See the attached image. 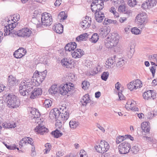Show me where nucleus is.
Segmentation results:
<instances>
[{"mask_svg": "<svg viewBox=\"0 0 157 157\" xmlns=\"http://www.w3.org/2000/svg\"><path fill=\"white\" fill-rule=\"evenodd\" d=\"M119 36L117 33H113L107 37L105 41V46L108 48L116 46L119 42Z\"/></svg>", "mask_w": 157, "mask_h": 157, "instance_id": "obj_1", "label": "nucleus"}, {"mask_svg": "<svg viewBox=\"0 0 157 157\" xmlns=\"http://www.w3.org/2000/svg\"><path fill=\"white\" fill-rule=\"evenodd\" d=\"M6 101L7 106L11 108H16L18 107L20 104L19 99L13 94H8L6 97Z\"/></svg>", "mask_w": 157, "mask_h": 157, "instance_id": "obj_2", "label": "nucleus"}, {"mask_svg": "<svg viewBox=\"0 0 157 157\" xmlns=\"http://www.w3.org/2000/svg\"><path fill=\"white\" fill-rule=\"evenodd\" d=\"M95 147L98 152L104 153L109 150L110 146L107 142L104 140H101L100 144L95 146Z\"/></svg>", "mask_w": 157, "mask_h": 157, "instance_id": "obj_3", "label": "nucleus"}, {"mask_svg": "<svg viewBox=\"0 0 157 157\" xmlns=\"http://www.w3.org/2000/svg\"><path fill=\"white\" fill-rule=\"evenodd\" d=\"M90 6L92 12L101 11L104 7L103 1L102 0L93 1Z\"/></svg>", "mask_w": 157, "mask_h": 157, "instance_id": "obj_4", "label": "nucleus"}, {"mask_svg": "<svg viewBox=\"0 0 157 157\" xmlns=\"http://www.w3.org/2000/svg\"><path fill=\"white\" fill-rule=\"evenodd\" d=\"M32 33L31 30L27 28H23L17 31H13V33L15 35L26 38L29 37Z\"/></svg>", "mask_w": 157, "mask_h": 157, "instance_id": "obj_5", "label": "nucleus"}, {"mask_svg": "<svg viewBox=\"0 0 157 157\" xmlns=\"http://www.w3.org/2000/svg\"><path fill=\"white\" fill-rule=\"evenodd\" d=\"M41 20L42 25L45 26H49L52 23L51 15L47 13H44L41 15Z\"/></svg>", "mask_w": 157, "mask_h": 157, "instance_id": "obj_6", "label": "nucleus"}, {"mask_svg": "<svg viewBox=\"0 0 157 157\" xmlns=\"http://www.w3.org/2000/svg\"><path fill=\"white\" fill-rule=\"evenodd\" d=\"M131 147L129 143L125 141L119 145L118 149L121 154H126L129 151Z\"/></svg>", "mask_w": 157, "mask_h": 157, "instance_id": "obj_7", "label": "nucleus"}, {"mask_svg": "<svg viewBox=\"0 0 157 157\" xmlns=\"http://www.w3.org/2000/svg\"><path fill=\"white\" fill-rule=\"evenodd\" d=\"M143 96L145 100H153L155 98L156 94L153 90H148L144 93Z\"/></svg>", "mask_w": 157, "mask_h": 157, "instance_id": "obj_8", "label": "nucleus"}, {"mask_svg": "<svg viewBox=\"0 0 157 157\" xmlns=\"http://www.w3.org/2000/svg\"><path fill=\"white\" fill-rule=\"evenodd\" d=\"M61 112L57 108H54L50 112L49 117L51 119L59 118L60 119Z\"/></svg>", "mask_w": 157, "mask_h": 157, "instance_id": "obj_9", "label": "nucleus"}, {"mask_svg": "<svg viewBox=\"0 0 157 157\" xmlns=\"http://www.w3.org/2000/svg\"><path fill=\"white\" fill-rule=\"evenodd\" d=\"M26 53V51L23 48H20L16 50L13 54L14 57L17 58H20L25 56Z\"/></svg>", "mask_w": 157, "mask_h": 157, "instance_id": "obj_10", "label": "nucleus"}, {"mask_svg": "<svg viewBox=\"0 0 157 157\" xmlns=\"http://www.w3.org/2000/svg\"><path fill=\"white\" fill-rule=\"evenodd\" d=\"M34 130L35 132L41 135L45 134L48 131V129L43 125L42 124L40 123L39 124L38 126L35 128Z\"/></svg>", "mask_w": 157, "mask_h": 157, "instance_id": "obj_11", "label": "nucleus"}, {"mask_svg": "<svg viewBox=\"0 0 157 157\" xmlns=\"http://www.w3.org/2000/svg\"><path fill=\"white\" fill-rule=\"evenodd\" d=\"M71 93L68 89L67 84L61 85L59 86V94H60L64 95L67 94H71Z\"/></svg>", "mask_w": 157, "mask_h": 157, "instance_id": "obj_12", "label": "nucleus"}, {"mask_svg": "<svg viewBox=\"0 0 157 157\" xmlns=\"http://www.w3.org/2000/svg\"><path fill=\"white\" fill-rule=\"evenodd\" d=\"M147 16L145 13H140L138 14L136 17L135 20L137 21V23H144L147 22Z\"/></svg>", "mask_w": 157, "mask_h": 157, "instance_id": "obj_13", "label": "nucleus"}, {"mask_svg": "<svg viewBox=\"0 0 157 157\" xmlns=\"http://www.w3.org/2000/svg\"><path fill=\"white\" fill-rule=\"evenodd\" d=\"M8 25H6L4 26V35L5 36H7V35H10L11 36H12V35H13V36H14L13 35L14 34L13 33V31H14V30H13V27L11 23V24H8Z\"/></svg>", "mask_w": 157, "mask_h": 157, "instance_id": "obj_14", "label": "nucleus"}, {"mask_svg": "<svg viewBox=\"0 0 157 157\" xmlns=\"http://www.w3.org/2000/svg\"><path fill=\"white\" fill-rule=\"evenodd\" d=\"M84 52L80 49H77L71 52L72 57L76 59L81 58L84 54Z\"/></svg>", "mask_w": 157, "mask_h": 157, "instance_id": "obj_15", "label": "nucleus"}, {"mask_svg": "<svg viewBox=\"0 0 157 157\" xmlns=\"http://www.w3.org/2000/svg\"><path fill=\"white\" fill-rule=\"evenodd\" d=\"M25 80L21 82L19 86V90H27L28 88L30 87V84H29V79H25Z\"/></svg>", "mask_w": 157, "mask_h": 157, "instance_id": "obj_16", "label": "nucleus"}, {"mask_svg": "<svg viewBox=\"0 0 157 157\" xmlns=\"http://www.w3.org/2000/svg\"><path fill=\"white\" fill-rule=\"evenodd\" d=\"M19 80H17L15 77L12 75L9 76L8 77V85L10 86H13L18 84Z\"/></svg>", "mask_w": 157, "mask_h": 157, "instance_id": "obj_17", "label": "nucleus"}, {"mask_svg": "<svg viewBox=\"0 0 157 157\" xmlns=\"http://www.w3.org/2000/svg\"><path fill=\"white\" fill-rule=\"evenodd\" d=\"M91 18L88 17L86 18L84 20H83L80 23V25L84 29L89 28L90 26L91 23Z\"/></svg>", "mask_w": 157, "mask_h": 157, "instance_id": "obj_18", "label": "nucleus"}, {"mask_svg": "<svg viewBox=\"0 0 157 157\" xmlns=\"http://www.w3.org/2000/svg\"><path fill=\"white\" fill-rule=\"evenodd\" d=\"M42 93V90L40 88H36L32 90L31 93L30 98L32 99H34L38 96L41 94Z\"/></svg>", "mask_w": 157, "mask_h": 157, "instance_id": "obj_19", "label": "nucleus"}, {"mask_svg": "<svg viewBox=\"0 0 157 157\" xmlns=\"http://www.w3.org/2000/svg\"><path fill=\"white\" fill-rule=\"evenodd\" d=\"M148 122H143L141 124V128L142 131L146 134L149 133L150 126Z\"/></svg>", "mask_w": 157, "mask_h": 157, "instance_id": "obj_20", "label": "nucleus"}, {"mask_svg": "<svg viewBox=\"0 0 157 157\" xmlns=\"http://www.w3.org/2000/svg\"><path fill=\"white\" fill-rule=\"evenodd\" d=\"M60 119L62 121H65L67 120L69 117V113L68 110H66V108L64 109H63L62 112L61 113Z\"/></svg>", "mask_w": 157, "mask_h": 157, "instance_id": "obj_21", "label": "nucleus"}, {"mask_svg": "<svg viewBox=\"0 0 157 157\" xmlns=\"http://www.w3.org/2000/svg\"><path fill=\"white\" fill-rule=\"evenodd\" d=\"M77 44L75 42H71L67 44L65 47V49L66 51H73L76 48Z\"/></svg>", "mask_w": 157, "mask_h": 157, "instance_id": "obj_22", "label": "nucleus"}, {"mask_svg": "<svg viewBox=\"0 0 157 157\" xmlns=\"http://www.w3.org/2000/svg\"><path fill=\"white\" fill-rule=\"evenodd\" d=\"M29 84H30L31 86L32 85L38 86L42 83V82L41 81L40 79H39L38 78H37L35 77V76H33L32 77L31 81L29 80Z\"/></svg>", "mask_w": 157, "mask_h": 157, "instance_id": "obj_23", "label": "nucleus"}, {"mask_svg": "<svg viewBox=\"0 0 157 157\" xmlns=\"http://www.w3.org/2000/svg\"><path fill=\"white\" fill-rule=\"evenodd\" d=\"M53 29L56 33L61 34L63 31V26L60 23L56 24L53 27Z\"/></svg>", "mask_w": 157, "mask_h": 157, "instance_id": "obj_24", "label": "nucleus"}, {"mask_svg": "<svg viewBox=\"0 0 157 157\" xmlns=\"http://www.w3.org/2000/svg\"><path fill=\"white\" fill-rule=\"evenodd\" d=\"M59 86L56 85H52L49 89V91L52 95H54L57 93H59Z\"/></svg>", "mask_w": 157, "mask_h": 157, "instance_id": "obj_25", "label": "nucleus"}, {"mask_svg": "<svg viewBox=\"0 0 157 157\" xmlns=\"http://www.w3.org/2000/svg\"><path fill=\"white\" fill-rule=\"evenodd\" d=\"M30 113L32 114L31 118L32 119L38 118L40 116V114L38 110L35 108L32 109L30 111Z\"/></svg>", "mask_w": 157, "mask_h": 157, "instance_id": "obj_26", "label": "nucleus"}, {"mask_svg": "<svg viewBox=\"0 0 157 157\" xmlns=\"http://www.w3.org/2000/svg\"><path fill=\"white\" fill-rule=\"evenodd\" d=\"M116 57V56H113L114 60L112 58H109L107 59L105 63L106 65L105 66L106 67L108 68H110L111 67V66L113 65L114 62H116V61L117 60Z\"/></svg>", "mask_w": 157, "mask_h": 157, "instance_id": "obj_27", "label": "nucleus"}, {"mask_svg": "<svg viewBox=\"0 0 157 157\" xmlns=\"http://www.w3.org/2000/svg\"><path fill=\"white\" fill-rule=\"evenodd\" d=\"M2 125L4 128L6 129L14 128L16 126V124L15 123L6 122L3 123Z\"/></svg>", "mask_w": 157, "mask_h": 157, "instance_id": "obj_28", "label": "nucleus"}, {"mask_svg": "<svg viewBox=\"0 0 157 157\" xmlns=\"http://www.w3.org/2000/svg\"><path fill=\"white\" fill-rule=\"evenodd\" d=\"M89 35L87 33H83L77 37L76 39V40L78 42L80 41H85L89 38Z\"/></svg>", "mask_w": 157, "mask_h": 157, "instance_id": "obj_29", "label": "nucleus"}, {"mask_svg": "<svg viewBox=\"0 0 157 157\" xmlns=\"http://www.w3.org/2000/svg\"><path fill=\"white\" fill-rule=\"evenodd\" d=\"M61 63L62 66L67 68L70 67V66L71 65V61H70L69 59L65 58L62 59Z\"/></svg>", "mask_w": 157, "mask_h": 157, "instance_id": "obj_30", "label": "nucleus"}, {"mask_svg": "<svg viewBox=\"0 0 157 157\" xmlns=\"http://www.w3.org/2000/svg\"><path fill=\"white\" fill-rule=\"evenodd\" d=\"M118 62L116 63V66L118 68L122 70L124 68L125 65L124 60L121 58L117 60Z\"/></svg>", "mask_w": 157, "mask_h": 157, "instance_id": "obj_31", "label": "nucleus"}, {"mask_svg": "<svg viewBox=\"0 0 157 157\" xmlns=\"http://www.w3.org/2000/svg\"><path fill=\"white\" fill-rule=\"evenodd\" d=\"M47 73V71L46 70L42 72L37 71L36 72H35L33 74V76H35V75H40V76H42L41 78H40V80H41V81L42 82L45 79Z\"/></svg>", "mask_w": 157, "mask_h": 157, "instance_id": "obj_32", "label": "nucleus"}, {"mask_svg": "<svg viewBox=\"0 0 157 157\" xmlns=\"http://www.w3.org/2000/svg\"><path fill=\"white\" fill-rule=\"evenodd\" d=\"M134 84V88L135 89L140 88L142 87V82L138 79L133 81Z\"/></svg>", "mask_w": 157, "mask_h": 157, "instance_id": "obj_33", "label": "nucleus"}, {"mask_svg": "<svg viewBox=\"0 0 157 157\" xmlns=\"http://www.w3.org/2000/svg\"><path fill=\"white\" fill-rule=\"evenodd\" d=\"M127 51L128 58H131L134 52V48L133 47H132L131 46H130L128 48Z\"/></svg>", "mask_w": 157, "mask_h": 157, "instance_id": "obj_34", "label": "nucleus"}, {"mask_svg": "<svg viewBox=\"0 0 157 157\" xmlns=\"http://www.w3.org/2000/svg\"><path fill=\"white\" fill-rule=\"evenodd\" d=\"M69 124L70 128L73 129L75 128L79 125L78 121L74 120H71L69 122Z\"/></svg>", "mask_w": 157, "mask_h": 157, "instance_id": "obj_35", "label": "nucleus"}, {"mask_svg": "<svg viewBox=\"0 0 157 157\" xmlns=\"http://www.w3.org/2000/svg\"><path fill=\"white\" fill-rule=\"evenodd\" d=\"M99 39V36L97 33H94L93 34L91 38L90 39V41L92 43H95Z\"/></svg>", "mask_w": 157, "mask_h": 157, "instance_id": "obj_36", "label": "nucleus"}, {"mask_svg": "<svg viewBox=\"0 0 157 157\" xmlns=\"http://www.w3.org/2000/svg\"><path fill=\"white\" fill-rule=\"evenodd\" d=\"M148 9H151L156 6L157 3L156 0H147Z\"/></svg>", "mask_w": 157, "mask_h": 157, "instance_id": "obj_37", "label": "nucleus"}, {"mask_svg": "<svg viewBox=\"0 0 157 157\" xmlns=\"http://www.w3.org/2000/svg\"><path fill=\"white\" fill-rule=\"evenodd\" d=\"M118 11L124 13H128L126 7L124 5L122 4L120 5L118 7Z\"/></svg>", "mask_w": 157, "mask_h": 157, "instance_id": "obj_38", "label": "nucleus"}, {"mask_svg": "<svg viewBox=\"0 0 157 157\" xmlns=\"http://www.w3.org/2000/svg\"><path fill=\"white\" fill-rule=\"evenodd\" d=\"M52 104V101L49 99H46L44 103V105L46 108H48L50 107Z\"/></svg>", "mask_w": 157, "mask_h": 157, "instance_id": "obj_39", "label": "nucleus"}, {"mask_svg": "<svg viewBox=\"0 0 157 157\" xmlns=\"http://www.w3.org/2000/svg\"><path fill=\"white\" fill-rule=\"evenodd\" d=\"M51 134L56 138H58L62 135V133L58 130H56L54 131H52Z\"/></svg>", "mask_w": 157, "mask_h": 157, "instance_id": "obj_40", "label": "nucleus"}, {"mask_svg": "<svg viewBox=\"0 0 157 157\" xmlns=\"http://www.w3.org/2000/svg\"><path fill=\"white\" fill-rule=\"evenodd\" d=\"M109 73L108 72H104L102 74L101 76V79L105 81H106L109 76Z\"/></svg>", "mask_w": 157, "mask_h": 157, "instance_id": "obj_41", "label": "nucleus"}, {"mask_svg": "<svg viewBox=\"0 0 157 157\" xmlns=\"http://www.w3.org/2000/svg\"><path fill=\"white\" fill-rule=\"evenodd\" d=\"M45 148L44 149L45 151L44 152V154H47L48 153L50 150L51 146L50 144L47 143L45 144Z\"/></svg>", "mask_w": 157, "mask_h": 157, "instance_id": "obj_42", "label": "nucleus"}, {"mask_svg": "<svg viewBox=\"0 0 157 157\" xmlns=\"http://www.w3.org/2000/svg\"><path fill=\"white\" fill-rule=\"evenodd\" d=\"M128 5L130 7H133L137 4L136 0H128Z\"/></svg>", "mask_w": 157, "mask_h": 157, "instance_id": "obj_43", "label": "nucleus"}, {"mask_svg": "<svg viewBox=\"0 0 157 157\" xmlns=\"http://www.w3.org/2000/svg\"><path fill=\"white\" fill-rule=\"evenodd\" d=\"M131 31L132 34L137 35L140 34V31L137 28L134 27L131 29Z\"/></svg>", "mask_w": 157, "mask_h": 157, "instance_id": "obj_44", "label": "nucleus"}, {"mask_svg": "<svg viewBox=\"0 0 157 157\" xmlns=\"http://www.w3.org/2000/svg\"><path fill=\"white\" fill-rule=\"evenodd\" d=\"M139 149L137 146L135 145L133 146L131 149V151L134 154H136L139 151Z\"/></svg>", "mask_w": 157, "mask_h": 157, "instance_id": "obj_45", "label": "nucleus"}, {"mask_svg": "<svg viewBox=\"0 0 157 157\" xmlns=\"http://www.w3.org/2000/svg\"><path fill=\"white\" fill-rule=\"evenodd\" d=\"M125 138L124 136H119L118 137H117L116 140V142L117 144H119L121 142L123 141L124 139H125Z\"/></svg>", "mask_w": 157, "mask_h": 157, "instance_id": "obj_46", "label": "nucleus"}, {"mask_svg": "<svg viewBox=\"0 0 157 157\" xmlns=\"http://www.w3.org/2000/svg\"><path fill=\"white\" fill-rule=\"evenodd\" d=\"M82 88L84 90H86L89 87L90 84L88 82L84 81L82 82Z\"/></svg>", "mask_w": 157, "mask_h": 157, "instance_id": "obj_47", "label": "nucleus"}, {"mask_svg": "<svg viewBox=\"0 0 157 157\" xmlns=\"http://www.w3.org/2000/svg\"><path fill=\"white\" fill-rule=\"evenodd\" d=\"M19 92L21 95L25 96L29 95V92L27 90H19Z\"/></svg>", "mask_w": 157, "mask_h": 157, "instance_id": "obj_48", "label": "nucleus"}, {"mask_svg": "<svg viewBox=\"0 0 157 157\" xmlns=\"http://www.w3.org/2000/svg\"><path fill=\"white\" fill-rule=\"evenodd\" d=\"M68 84V89L71 93L75 89V87H74V85L73 84L69 83Z\"/></svg>", "mask_w": 157, "mask_h": 157, "instance_id": "obj_49", "label": "nucleus"}, {"mask_svg": "<svg viewBox=\"0 0 157 157\" xmlns=\"http://www.w3.org/2000/svg\"><path fill=\"white\" fill-rule=\"evenodd\" d=\"M65 13L64 12L62 11L60 12L59 14V16H60L61 17L60 18V20L63 21L66 19L67 18V16L66 15L64 16L63 17L62 16V15H65Z\"/></svg>", "mask_w": 157, "mask_h": 157, "instance_id": "obj_50", "label": "nucleus"}, {"mask_svg": "<svg viewBox=\"0 0 157 157\" xmlns=\"http://www.w3.org/2000/svg\"><path fill=\"white\" fill-rule=\"evenodd\" d=\"M27 140L26 138V137H25L23 138L20 142H19V145L22 146L23 145L25 144L27 142Z\"/></svg>", "mask_w": 157, "mask_h": 157, "instance_id": "obj_51", "label": "nucleus"}, {"mask_svg": "<svg viewBox=\"0 0 157 157\" xmlns=\"http://www.w3.org/2000/svg\"><path fill=\"white\" fill-rule=\"evenodd\" d=\"M134 84L133 81L127 84V87L128 89L130 90H132L135 89L134 88Z\"/></svg>", "mask_w": 157, "mask_h": 157, "instance_id": "obj_52", "label": "nucleus"}, {"mask_svg": "<svg viewBox=\"0 0 157 157\" xmlns=\"http://www.w3.org/2000/svg\"><path fill=\"white\" fill-rule=\"evenodd\" d=\"M113 21L110 19H109L108 18H105L103 22V24L104 25H108L110 23H112Z\"/></svg>", "mask_w": 157, "mask_h": 157, "instance_id": "obj_53", "label": "nucleus"}, {"mask_svg": "<svg viewBox=\"0 0 157 157\" xmlns=\"http://www.w3.org/2000/svg\"><path fill=\"white\" fill-rule=\"evenodd\" d=\"M26 139L27 140V143L31 145L32 146L34 145L33 141L32 138L30 137H26Z\"/></svg>", "mask_w": 157, "mask_h": 157, "instance_id": "obj_54", "label": "nucleus"}, {"mask_svg": "<svg viewBox=\"0 0 157 157\" xmlns=\"http://www.w3.org/2000/svg\"><path fill=\"white\" fill-rule=\"evenodd\" d=\"M101 15H102V16H100V17H96V18L95 19L96 21L98 22H102L104 17V14H101Z\"/></svg>", "mask_w": 157, "mask_h": 157, "instance_id": "obj_55", "label": "nucleus"}, {"mask_svg": "<svg viewBox=\"0 0 157 157\" xmlns=\"http://www.w3.org/2000/svg\"><path fill=\"white\" fill-rule=\"evenodd\" d=\"M95 13V18H96V17H100V16H101V14H104L101 11L93 12Z\"/></svg>", "mask_w": 157, "mask_h": 157, "instance_id": "obj_56", "label": "nucleus"}, {"mask_svg": "<svg viewBox=\"0 0 157 157\" xmlns=\"http://www.w3.org/2000/svg\"><path fill=\"white\" fill-rule=\"evenodd\" d=\"M150 71L152 73V76L154 77L155 72V67L152 66L151 67Z\"/></svg>", "mask_w": 157, "mask_h": 157, "instance_id": "obj_57", "label": "nucleus"}, {"mask_svg": "<svg viewBox=\"0 0 157 157\" xmlns=\"http://www.w3.org/2000/svg\"><path fill=\"white\" fill-rule=\"evenodd\" d=\"M8 149L11 150H14L16 149H17L18 150H19V148L17 147L15 145H10V147H8Z\"/></svg>", "mask_w": 157, "mask_h": 157, "instance_id": "obj_58", "label": "nucleus"}, {"mask_svg": "<svg viewBox=\"0 0 157 157\" xmlns=\"http://www.w3.org/2000/svg\"><path fill=\"white\" fill-rule=\"evenodd\" d=\"M141 6L142 8L144 9H146L147 8L148 9V4L147 0L146 1L145 3H143L142 4Z\"/></svg>", "mask_w": 157, "mask_h": 157, "instance_id": "obj_59", "label": "nucleus"}, {"mask_svg": "<svg viewBox=\"0 0 157 157\" xmlns=\"http://www.w3.org/2000/svg\"><path fill=\"white\" fill-rule=\"evenodd\" d=\"M134 102H132V104H131L129 106H127V105H125L126 109L128 110H129L130 109H132L134 105Z\"/></svg>", "mask_w": 157, "mask_h": 157, "instance_id": "obj_60", "label": "nucleus"}, {"mask_svg": "<svg viewBox=\"0 0 157 157\" xmlns=\"http://www.w3.org/2000/svg\"><path fill=\"white\" fill-rule=\"evenodd\" d=\"M89 98V94H86L83 96L82 98V101L81 102H83L85 100V99H87Z\"/></svg>", "mask_w": 157, "mask_h": 157, "instance_id": "obj_61", "label": "nucleus"}, {"mask_svg": "<svg viewBox=\"0 0 157 157\" xmlns=\"http://www.w3.org/2000/svg\"><path fill=\"white\" fill-rule=\"evenodd\" d=\"M85 152L84 150H81L80 153V157H86Z\"/></svg>", "mask_w": 157, "mask_h": 157, "instance_id": "obj_62", "label": "nucleus"}, {"mask_svg": "<svg viewBox=\"0 0 157 157\" xmlns=\"http://www.w3.org/2000/svg\"><path fill=\"white\" fill-rule=\"evenodd\" d=\"M143 139L146 140H148V141H150L151 142H152L153 141V139H152L151 137H148L147 136H143Z\"/></svg>", "mask_w": 157, "mask_h": 157, "instance_id": "obj_63", "label": "nucleus"}, {"mask_svg": "<svg viewBox=\"0 0 157 157\" xmlns=\"http://www.w3.org/2000/svg\"><path fill=\"white\" fill-rule=\"evenodd\" d=\"M139 28L141 29H143L144 28V23H138Z\"/></svg>", "mask_w": 157, "mask_h": 157, "instance_id": "obj_64", "label": "nucleus"}]
</instances>
